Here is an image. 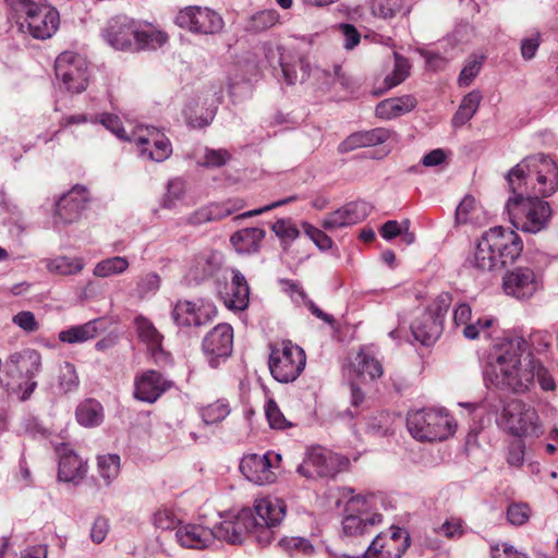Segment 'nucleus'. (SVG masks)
<instances>
[{
    "mask_svg": "<svg viewBox=\"0 0 558 558\" xmlns=\"http://www.w3.org/2000/svg\"><path fill=\"white\" fill-rule=\"evenodd\" d=\"M512 192L506 209L512 226L524 233L536 234L547 229L553 216L548 197L558 190V166L544 154L524 158L508 173Z\"/></svg>",
    "mask_w": 558,
    "mask_h": 558,
    "instance_id": "nucleus-1",
    "label": "nucleus"
},
{
    "mask_svg": "<svg viewBox=\"0 0 558 558\" xmlns=\"http://www.w3.org/2000/svg\"><path fill=\"white\" fill-rule=\"evenodd\" d=\"M527 348L522 337L504 338L496 342L487 356L486 378L497 388L517 395L531 390L537 378L544 391H554L556 383L548 369L531 355L522 359Z\"/></svg>",
    "mask_w": 558,
    "mask_h": 558,
    "instance_id": "nucleus-2",
    "label": "nucleus"
},
{
    "mask_svg": "<svg viewBox=\"0 0 558 558\" xmlns=\"http://www.w3.org/2000/svg\"><path fill=\"white\" fill-rule=\"evenodd\" d=\"M522 251L523 242L515 231L493 227L482 233L469 263L480 272H496L513 264Z\"/></svg>",
    "mask_w": 558,
    "mask_h": 558,
    "instance_id": "nucleus-3",
    "label": "nucleus"
},
{
    "mask_svg": "<svg viewBox=\"0 0 558 558\" xmlns=\"http://www.w3.org/2000/svg\"><path fill=\"white\" fill-rule=\"evenodd\" d=\"M17 31L34 39L51 38L59 28V11L49 3L33 0H11Z\"/></svg>",
    "mask_w": 558,
    "mask_h": 558,
    "instance_id": "nucleus-4",
    "label": "nucleus"
},
{
    "mask_svg": "<svg viewBox=\"0 0 558 558\" xmlns=\"http://www.w3.org/2000/svg\"><path fill=\"white\" fill-rule=\"evenodd\" d=\"M500 429L519 439H538L545 434V426L537 409L522 400L511 399L497 418Z\"/></svg>",
    "mask_w": 558,
    "mask_h": 558,
    "instance_id": "nucleus-5",
    "label": "nucleus"
},
{
    "mask_svg": "<svg viewBox=\"0 0 558 558\" xmlns=\"http://www.w3.org/2000/svg\"><path fill=\"white\" fill-rule=\"evenodd\" d=\"M409 433L418 441H442L456 433L453 417L442 408L410 411L407 416Z\"/></svg>",
    "mask_w": 558,
    "mask_h": 558,
    "instance_id": "nucleus-6",
    "label": "nucleus"
},
{
    "mask_svg": "<svg viewBox=\"0 0 558 558\" xmlns=\"http://www.w3.org/2000/svg\"><path fill=\"white\" fill-rule=\"evenodd\" d=\"M5 367L9 375L21 379L17 384H8V390L20 400H27L37 387L35 377L41 368L40 354L29 348L13 352L9 355Z\"/></svg>",
    "mask_w": 558,
    "mask_h": 558,
    "instance_id": "nucleus-7",
    "label": "nucleus"
},
{
    "mask_svg": "<svg viewBox=\"0 0 558 558\" xmlns=\"http://www.w3.org/2000/svg\"><path fill=\"white\" fill-rule=\"evenodd\" d=\"M377 504L378 498L374 494L351 497L347 502L345 515L342 520L343 532L350 536L371 533L383 521Z\"/></svg>",
    "mask_w": 558,
    "mask_h": 558,
    "instance_id": "nucleus-8",
    "label": "nucleus"
},
{
    "mask_svg": "<svg viewBox=\"0 0 558 558\" xmlns=\"http://www.w3.org/2000/svg\"><path fill=\"white\" fill-rule=\"evenodd\" d=\"M450 305V296L440 294L427 308L418 310L411 323V332L423 345L433 344L442 332L444 318Z\"/></svg>",
    "mask_w": 558,
    "mask_h": 558,
    "instance_id": "nucleus-9",
    "label": "nucleus"
},
{
    "mask_svg": "<svg viewBox=\"0 0 558 558\" xmlns=\"http://www.w3.org/2000/svg\"><path fill=\"white\" fill-rule=\"evenodd\" d=\"M306 364L304 350L291 341H282L271 347L268 366L271 376L278 383H292L303 372Z\"/></svg>",
    "mask_w": 558,
    "mask_h": 558,
    "instance_id": "nucleus-10",
    "label": "nucleus"
},
{
    "mask_svg": "<svg viewBox=\"0 0 558 558\" xmlns=\"http://www.w3.org/2000/svg\"><path fill=\"white\" fill-rule=\"evenodd\" d=\"M130 143L136 147L143 160L163 162L172 155V144L168 136L153 125H137L131 132Z\"/></svg>",
    "mask_w": 558,
    "mask_h": 558,
    "instance_id": "nucleus-11",
    "label": "nucleus"
},
{
    "mask_svg": "<svg viewBox=\"0 0 558 558\" xmlns=\"http://www.w3.org/2000/svg\"><path fill=\"white\" fill-rule=\"evenodd\" d=\"M544 288V274L538 268L518 266L502 277L504 292L517 300L526 301Z\"/></svg>",
    "mask_w": 558,
    "mask_h": 558,
    "instance_id": "nucleus-12",
    "label": "nucleus"
},
{
    "mask_svg": "<svg viewBox=\"0 0 558 558\" xmlns=\"http://www.w3.org/2000/svg\"><path fill=\"white\" fill-rule=\"evenodd\" d=\"M54 68L57 77L68 92L80 94L87 88L89 68L84 57L72 51H64L56 59Z\"/></svg>",
    "mask_w": 558,
    "mask_h": 558,
    "instance_id": "nucleus-13",
    "label": "nucleus"
},
{
    "mask_svg": "<svg viewBox=\"0 0 558 558\" xmlns=\"http://www.w3.org/2000/svg\"><path fill=\"white\" fill-rule=\"evenodd\" d=\"M174 24L193 34L214 35L222 31L225 22L219 13L199 5H187L180 9Z\"/></svg>",
    "mask_w": 558,
    "mask_h": 558,
    "instance_id": "nucleus-14",
    "label": "nucleus"
},
{
    "mask_svg": "<svg viewBox=\"0 0 558 558\" xmlns=\"http://www.w3.org/2000/svg\"><path fill=\"white\" fill-rule=\"evenodd\" d=\"M349 464L350 460L347 457L335 454L322 447H314L306 452L298 472L308 478L333 476Z\"/></svg>",
    "mask_w": 558,
    "mask_h": 558,
    "instance_id": "nucleus-15",
    "label": "nucleus"
},
{
    "mask_svg": "<svg viewBox=\"0 0 558 558\" xmlns=\"http://www.w3.org/2000/svg\"><path fill=\"white\" fill-rule=\"evenodd\" d=\"M281 456L272 451L264 454L251 453L242 458L240 470L242 474L256 485H266L276 481V469Z\"/></svg>",
    "mask_w": 558,
    "mask_h": 558,
    "instance_id": "nucleus-16",
    "label": "nucleus"
},
{
    "mask_svg": "<svg viewBox=\"0 0 558 558\" xmlns=\"http://www.w3.org/2000/svg\"><path fill=\"white\" fill-rule=\"evenodd\" d=\"M233 329L229 324L214 327L203 340V351L211 368H217L232 353Z\"/></svg>",
    "mask_w": 558,
    "mask_h": 558,
    "instance_id": "nucleus-17",
    "label": "nucleus"
},
{
    "mask_svg": "<svg viewBox=\"0 0 558 558\" xmlns=\"http://www.w3.org/2000/svg\"><path fill=\"white\" fill-rule=\"evenodd\" d=\"M255 526V517L250 508H242L236 513H228L215 526V539H222L231 544H241L250 530Z\"/></svg>",
    "mask_w": 558,
    "mask_h": 558,
    "instance_id": "nucleus-18",
    "label": "nucleus"
},
{
    "mask_svg": "<svg viewBox=\"0 0 558 558\" xmlns=\"http://www.w3.org/2000/svg\"><path fill=\"white\" fill-rule=\"evenodd\" d=\"M136 28V20L126 15H118L108 21L101 36L113 49L132 51L134 50Z\"/></svg>",
    "mask_w": 558,
    "mask_h": 558,
    "instance_id": "nucleus-19",
    "label": "nucleus"
},
{
    "mask_svg": "<svg viewBox=\"0 0 558 558\" xmlns=\"http://www.w3.org/2000/svg\"><path fill=\"white\" fill-rule=\"evenodd\" d=\"M88 199L89 193L83 185H75L62 194L54 204V226L68 225L77 220Z\"/></svg>",
    "mask_w": 558,
    "mask_h": 558,
    "instance_id": "nucleus-20",
    "label": "nucleus"
},
{
    "mask_svg": "<svg viewBox=\"0 0 558 558\" xmlns=\"http://www.w3.org/2000/svg\"><path fill=\"white\" fill-rule=\"evenodd\" d=\"M472 310L468 303L459 304L453 311V322L457 328H461L464 338L475 340L477 338L488 339L492 337L490 328L497 320L492 316L478 317L475 323H471Z\"/></svg>",
    "mask_w": 558,
    "mask_h": 558,
    "instance_id": "nucleus-21",
    "label": "nucleus"
},
{
    "mask_svg": "<svg viewBox=\"0 0 558 558\" xmlns=\"http://www.w3.org/2000/svg\"><path fill=\"white\" fill-rule=\"evenodd\" d=\"M216 314L215 306L209 302L195 303L179 301L173 307L172 318L181 327H199L209 322Z\"/></svg>",
    "mask_w": 558,
    "mask_h": 558,
    "instance_id": "nucleus-22",
    "label": "nucleus"
},
{
    "mask_svg": "<svg viewBox=\"0 0 558 558\" xmlns=\"http://www.w3.org/2000/svg\"><path fill=\"white\" fill-rule=\"evenodd\" d=\"M173 383L161 373L148 369L137 375L134 380V397L146 403L156 402Z\"/></svg>",
    "mask_w": 558,
    "mask_h": 558,
    "instance_id": "nucleus-23",
    "label": "nucleus"
},
{
    "mask_svg": "<svg viewBox=\"0 0 558 558\" xmlns=\"http://www.w3.org/2000/svg\"><path fill=\"white\" fill-rule=\"evenodd\" d=\"M372 211V205L365 201H355L345 204L337 210L326 215L322 226L326 230H335L352 226L364 220Z\"/></svg>",
    "mask_w": 558,
    "mask_h": 558,
    "instance_id": "nucleus-24",
    "label": "nucleus"
},
{
    "mask_svg": "<svg viewBox=\"0 0 558 558\" xmlns=\"http://www.w3.org/2000/svg\"><path fill=\"white\" fill-rule=\"evenodd\" d=\"M222 265V255L218 251L204 250L190 262L185 280L190 284H198L214 277Z\"/></svg>",
    "mask_w": 558,
    "mask_h": 558,
    "instance_id": "nucleus-25",
    "label": "nucleus"
},
{
    "mask_svg": "<svg viewBox=\"0 0 558 558\" xmlns=\"http://www.w3.org/2000/svg\"><path fill=\"white\" fill-rule=\"evenodd\" d=\"M174 536L181 547L197 550L208 548L215 541L214 530L199 523H182Z\"/></svg>",
    "mask_w": 558,
    "mask_h": 558,
    "instance_id": "nucleus-26",
    "label": "nucleus"
},
{
    "mask_svg": "<svg viewBox=\"0 0 558 558\" xmlns=\"http://www.w3.org/2000/svg\"><path fill=\"white\" fill-rule=\"evenodd\" d=\"M393 135L395 133L386 128L355 132L339 144L338 151L344 154L361 147L376 146L387 142Z\"/></svg>",
    "mask_w": 558,
    "mask_h": 558,
    "instance_id": "nucleus-27",
    "label": "nucleus"
},
{
    "mask_svg": "<svg viewBox=\"0 0 558 558\" xmlns=\"http://www.w3.org/2000/svg\"><path fill=\"white\" fill-rule=\"evenodd\" d=\"M231 282L225 292L220 291L225 305L232 311H244L250 303V288L243 274L231 269Z\"/></svg>",
    "mask_w": 558,
    "mask_h": 558,
    "instance_id": "nucleus-28",
    "label": "nucleus"
},
{
    "mask_svg": "<svg viewBox=\"0 0 558 558\" xmlns=\"http://www.w3.org/2000/svg\"><path fill=\"white\" fill-rule=\"evenodd\" d=\"M279 65L288 85L303 82L310 75V65L295 52L283 47H277Z\"/></svg>",
    "mask_w": 558,
    "mask_h": 558,
    "instance_id": "nucleus-29",
    "label": "nucleus"
},
{
    "mask_svg": "<svg viewBox=\"0 0 558 558\" xmlns=\"http://www.w3.org/2000/svg\"><path fill=\"white\" fill-rule=\"evenodd\" d=\"M254 511L259 523L278 526L286 517L287 506L278 497L266 496L255 500Z\"/></svg>",
    "mask_w": 558,
    "mask_h": 558,
    "instance_id": "nucleus-30",
    "label": "nucleus"
},
{
    "mask_svg": "<svg viewBox=\"0 0 558 558\" xmlns=\"http://www.w3.org/2000/svg\"><path fill=\"white\" fill-rule=\"evenodd\" d=\"M136 27L134 50H155L168 41L167 33L150 23L136 21Z\"/></svg>",
    "mask_w": 558,
    "mask_h": 558,
    "instance_id": "nucleus-31",
    "label": "nucleus"
},
{
    "mask_svg": "<svg viewBox=\"0 0 558 558\" xmlns=\"http://www.w3.org/2000/svg\"><path fill=\"white\" fill-rule=\"evenodd\" d=\"M187 182L182 177H173L166 183L165 193L160 199V206L165 209H178L183 206H190Z\"/></svg>",
    "mask_w": 558,
    "mask_h": 558,
    "instance_id": "nucleus-32",
    "label": "nucleus"
},
{
    "mask_svg": "<svg viewBox=\"0 0 558 558\" xmlns=\"http://www.w3.org/2000/svg\"><path fill=\"white\" fill-rule=\"evenodd\" d=\"M60 452L58 477L62 482H75L84 476L86 468L82 459L72 451H68L64 444L56 447Z\"/></svg>",
    "mask_w": 558,
    "mask_h": 558,
    "instance_id": "nucleus-33",
    "label": "nucleus"
},
{
    "mask_svg": "<svg viewBox=\"0 0 558 558\" xmlns=\"http://www.w3.org/2000/svg\"><path fill=\"white\" fill-rule=\"evenodd\" d=\"M236 210L231 202L226 203H211L206 206L199 207L186 218V222L193 226L203 225L214 220H220Z\"/></svg>",
    "mask_w": 558,
    "mask_h": 558,
    "instance_id": "nucleus-34",
    "label": "nucleus"
},
{
    "mask_svg": "<svg viewBox=\"0 0 558 558\" xmlns=\"http://www.w3.org/2000/svg\"><path fill=\"white\" fill-rule=\"evenodd\" d=\"M48 272L57 276H75L85 268V260L81 256L58 255L41 260Z\"/></svg>",
    "mask_w": 558,
    "mask_h": 558,
    "instance_id": "nucleus-35",
    "label": "nucleus"
},
{
    "mask_svg": "<svg viewBox=\"0 0 558 558\" xmlns=\"http://www.w3.org/2000/svg\"><path fill=\"white\" fill-rule=\"evenodd\" d=\"M416 106V99L412 95L388 98L376 106V116L390 120L412 111Z\"/></svg>",
    "mask_w": 558,
    "mask_h": 558,
    "instance_id": "nucleus-36",
    "label": "nucleus"
},
{
    "mask_svg": "<svg viewBox=\"0 0 558 558\" xmlns=\"http://www.w3.org/2000/svg\"><path fill=\"white\" fill-rule=\"evenodd\" d=\"M407 550V544H397L386 534H378L365 551L366 558H400Z\"/></svg>",
    "mask_w": 558,
    "mask_h": 558,
    "instance_id": "nucleus-37",
    "label": "nucleus"
},
{
    "mask_svg": "<svg viewBox=\"0 0 558 558\" xmlns=\"http://www.w3.org/2000/svg\"><path fill=\"white\" fill-rule=\"evenodd\" d=\"M265 234V230L257 227L241 229L231 236V243L239 253H255L258 251Z\"/></svg>",
    "mask_w": 558,
    "mask_h": 558,
    "instance_id": "nucleus-38",
    "label": "nucleus"
},
{
    "mask_svg": "<svg viewBox=\"0 0 558 558\" xmlns=\"http://www.w3.org/2000/svg\"><path fill=\"white\" fill-rule=\"evenodd\" d=\"M100 322V319H92L81 325L71 326L59 332V340L69 344L92 340L99 333Z\"/></svg>",
    "mask_w": 558,
    "mask_h": 558,
    "instance_id": "nucleus-39",
    "label": "nucleus"
},
{
    "mask_svg": "<svg viewBox=\"0 0 558 558\" xmlns=\"http://www.w3.org/2000/svg\"><path fill=\"white\" fill-rule=\"evenodd\" d=\"M75 417L81 426L87 428L99 426L105 418L104 408L96 399H85L76 407Z\"/></svg>",
    "mask_w": 558,
    "mask_h": 558,
    "instance_id": "nucleus-40",
    "label": "nucleus"
},
{
    "mask_svg": "<svg viewBox=\"0 0 558 558\" xmlns=\"http://www.w3.org/2000/svg\"><path fill=\"white\" fill-rule=\"evenodd\" d=\"M482 101V94L480 90H472L466 94L460 105L458 110L452 117L451 123L454 129H459L466 124L476 113L480 104Z\"/></svg>",
    "mask_w": 558,
    "mask_h": 558,
    "instance_id": "nucleus-41",
    "label": "nucleus"
},
{
    "mask_svg": "<svg viewBox=\"0 0 558 558\" xmlns=\"http://www.w3.org/2000/svg\"><path fill=\"white\" fill-rule=\"evenodd\" d=\"M130 265V260L125 256H110L95 264L93 275L97 278L120 276L128 271Z\"/></svg>",
    "mask_w": 558,
    "mask_h": 558,
    "instance_id": "nucleus-42",
    "label": "nucleus"
},
{
    "mask_svg": "<svg viewBox=\"0 0 558 558\" xmlns=\"http://www.w3.org/2000/svg\"><path fill=\"white\" fill-rule=\"evenodd\" d=\"M356 367L360 375H368L371 379L383 375L381 364L376 359V352L373 347H365L360 350L356 356Z\"/></svg>",
    "mask_w": 558,
    "mask_h": 558,
    "instance_id": "nucleus-43",
    "label": "nucleus"
},
{
    "mask_svg": "<svg viewBox=\"0 0 558 558\" xmlns=\"http://www.w3.org/2000/svg\"><path fill=\"white\" fill-rule=\"evenodd\" d=\"M135 326L140 339L147 344L151 352L161 347L162 336L147 318L140 316L135 318Z\"/></svg>",
    "mask_w": 558,
    "mask_h": 558,
    "instance_id": "nucleus-44",
    "label": "nucleus"
},
{
    "mask_svg": "<svg viewBox=\"0 0 558 558\" xmlns=\"http://www.w3.org/2000/svg\"><path fill=\"white\" fill-rule=\"evenodd\" d=\"M120 457L116 453H107L98 456L97 469L99 476L107 485L111 484L120 473Z\"/></svg>",
    "mask_w": 558,
    "mask_h": 558,
    "instance_id": "nucleus-45",
    "label": "nucleus"
},
{
    "mask_svg": "<svg viewBox=\"0 0 558 558\" xmlns=\"http://www.w3.org/2000/svg\"><path fill=\"white\" fill-rule=\"evenodd\" d=\"M230 404L226 399L217 401L201 409V416L206 425L217 424L230 414Z\"/></svg>",
    "mask_w": 558,
    "mask_h": 558,
    "instance_id": "nucleus-46",
    "label": "nucleus"
},
{
    "mask_svg": "<svg viewBox=\"0 0 558 558\" xmlns=\"http://www.w3.org/2000/svg\"><path fill=\"white\" fill-rule=\"evenodd\" d=\"M275 234L280 239L284 248L291 245L299 236L300 230L289 218L278 219L271 227Z\"/></svg>",
    "mask_w": 558,
    "mask_h": 558,
    "instance_id": "nucleus-47",
    "label": "nucleus"
},
{
    "mask_svg": "<svg viewBox=\"0 0 558 558\" xmlns=\"http://www.w3.org/2000/svg\"><path fill=\"white\" fill-rule=\"evenodd\" d=\"M373 14L383 19H391L398 13H408L404 0H375L372 4Z\"/></svg>",
    "mask_w": 558,
    "mask_h": 558,
    "instance_id": "nucleus-48",
    "label": "nucleus"
},
{
    "mask_svg": "<svg viewBox=\"0 0 558 558\" xmlns=\"http://www.w3.org/2000/svg\"><path fill=\"white\" fill-rule=\"evenodd\" d=\"M161 279L158 274L150 271L138 277L134 293L140 299L155 295L160 288Z\"/></svg>",
    "mask_w": 558,
    "mask_h": 558,
    "instance_id": "nucleus-49",
    "label": "nucleus"
},
{
    "mask_svg": "<svg viewBox=\"0 0 558 558\" xmlns=\"http://www.w3.org/2000/svg\"><path fill=\"white\" fill-rule=\"evenodd\" d=\"M153 523L162 531L175 530L182 524L180 517L172 508H161L154 513Z\"/></svg>",
    "mask_w": 558,
    "mask_h": 558,
    "instance_id": "nucleus-50",
    "label": "nucleus"
},
{
    "mask_svg": "<svg viewBox=\"0 0 558 558\" xmlns=\"http://www.w3.org/2000/svg\"><path fill=\"white\" fill-rule=\"evenodd\" d=\"M478 207L472 196H465L456 209V219L459 223H475L478 219Z\"/></svg>",
    "mask_w": 558,
    "mask_h": 558,
    "instance_id": "nucleus-51",
    "label": "nucleus"
},
{
    "mask_svg": "<svg viewBox=\"0 0 558 558\" xmlns=\"http://www.w3.org/2000/svg\"><path fill=\"white\" fill-rule=\"evenodd\" d=\"M58 383L64 392L73 391L78 387L80 380L73 364L64 362L59 366Z\"/></svg>",
    "mask_w": 558,
    "mask_h": 558,
    "instance_id": "nucleus-52",
    "label": "nucleus"
},
{
    "mask_svg": "<svg viewBox=\"0 0 558 558\" xmlns=\"http://www.w3.org/2000/svg\"><path fill=\"white\" fill-rule=\"evenodd\" d=\"M278 22V14L271 10H264L255 13L248 24L247 29L252 32H263L272 27Z\"/></svg>",
    "mask_w": 558,
    "mask_h": 558,
    "instance_id": "nucleus-53",
    "label": "nucleus"
},
{
    "mask_svg": "<svg viewBox=\"0 0 558 558\" xmlns=\"http://www.w3.org/2000/svg\"><path fill=\"white\" fill-rule=\"evenodd\" d=\"M98 123L104 125L108 131L114 134L119 140L130 142L131 133H128L120 120V118L112 113L96 114Z\"/></svg>",
    "mask_w": 558,
    "mask_h": 558,
    "instance_id": "nucleus-54",
    "label": "nucleus"
},
{
    "mask_svg": "<svg viewBox=\"0 0 558 558\" xmlns=\"http://www.w3.org/2000/svg\"><path fill=\"white\" fill-rule=\"evenodd\" d=\"M410 64L408 60L398 53H395V70L391 75L385 78L386 87L392 88L402 83L409 75Z\"/></svg>",
    "mask_w": 558,
    "mask_h": 558,
    "instance_id": "nucleus-55",
    "label": "nucleus"
},
{
    "mask_svg": "<svg viewBox=\"0 0 558 558\" xmlns=\"http://www.w3.org/2000/svg\"><path fill=\"white\" fill-rule=\"evenodd\" d=\"M265 414L269 426L275 429H284L292 424L284 417L275 400L269 399L265 404Z\"/></svg>",
    "mask_w": 558,
    "mask_h": 558,
    "instance_id": "nucleus-56",
    "label": "nucleus"
},
{
    "mask_svg": "<svg viewBox=\"0 0 558 558\" xmlns=\"http://www.w3.org/2000/svg\"><path fill=\"white\" fill-rule=\"evenodd\" d=\"M531 517V509L527 504L513 502L507 508V520L510 524L521 526L525 524Z\"/></svg>",
    "mask_w": 558,
    "mask_h": 558,
    "instance_id": "nucleus-57",
    "label": "nucleus"
},
{
    "mask_svg": "<svg viewBox=\"0 0 558 558\" xmlns=\"http://www.w3.org/2000/svg\"><path fill=\"white\" fill-rule=\"evenodd\" d=\"M302 229L320 251L331 248L332 240L324 231L306 221L302 222Z\"/></svg>",
    "mask_w": 558,
    "mask_h": 558,
    "instance_id": "nucleus-58",
    "label": "nucleus"
},
{
    "mask_svg": "<svg viewBox=\"0 0 558 558\" xmlns=\"http://www.w3.org/2000/svg\"><path fill=\"white\" fill-rule=\"evenodd\" d=\"M230 154L226 149H205L204 159L198 165L206 168H218L227 163Z\"/></svg>",
    "mask_w": 558,
    "mask_h": 558,
    "instance_id": "nucleus-59",
    "label": "nucleus"
},
{
    "mask_svg": "<svg viewBox=\"0 0 558 558\" xmlns=\"http://www.w3.org/2000/svg\"><path fill=\"white\" fill-rule=\"evenodd\" d=\"M482 68V58H471L460 72L458 82L460 86H469Z\"/></svg>",
    "mask_w": 558,
    "mask_h": 558,
    "instance_id": "nucleus-60",
    "label": "nucleus"
},
{
    "mask_svg": "<svg viewBox=\"0 0 558 558\" xmlns=\"http://www.w3.org/2000/svg\"><path fill=\"white\" fill-rule=\"evenodd\" d=\"M541 45V33L533 32L530 36L523 38L521 40V57L525 60H532L539 48Z\"/></svg>",
    "mask_w": 558,
    "mask_h": 558,
    "instance_id": "nucleus-61",
    "label": "nucleus"
},
{
    "mask_svg": "<svg viewBox=\"0 0 558 558\" xmlns=\"http://www.w3.org/2000/svg\"><path fill=\"white\" fill-rule=\"evenodd\" d=\"M492 558H529L523 551H519L509 543H496L490 545Z\"/></svg>",
    "mask_w": 558,
    "mask_h": 558,
    "instance_id": "nucleus-62",
    "label": "nucleus"
},
{
    "mask_svg": "<svg viewBox=\"0 0 558 558\" xmlns=\"http://www.w3.org/2000/svg\"><path fill=\"white\" fill-rule=\"evenodd\" d=\"M274 527L275 526L259 523L255 518V526L250 530L248 534H252L256 543H258L260 546H267L274 541Z\"/></svg>",
    "mask_w": 558,
    "mask_h": 558,
    "instance_id": "nucleus-63",
    "label": "nucleus"
},
{
    "mask_svg": "<svg viewBox=\"0 0 558 558\" xmlns=\"http://www.w3.org/2000/svg\"><path fill=\"white\" fill-rule=\"evenodd\" d=\"M525 445L522 441L512 442L508 447L507 463L510 466L521 468L524 463Z\"/></svg>",
    "mask_w": 558,
    "mask_h": 558,
    "instance_id": "nucleus-64",
    "label": "nucleus"
}]
</instances>
